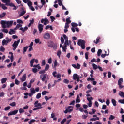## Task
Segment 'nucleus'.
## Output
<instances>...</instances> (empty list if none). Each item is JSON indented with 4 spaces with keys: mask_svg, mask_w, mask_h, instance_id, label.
<instances>
[{
    "mask_svg": "<svg viewBox=\"0 0 124 124\" xmlns=\"http://www.w3.org/2000/svg\"><path fill=\"white\" fill-rule=\"evenodd\" d=\"M16 33V31H14L13 29H10V31L9 32V34H10L11 35L12 34H15Z\"/></svg>",
    "mask_w": 124,
    "mask_h": 124,
    "instance_id": "17",
    "label": "nucleus"
},
{
    "mask_svg": "<svg viewBox=\"0 0 124 124\" xmlns=\"http://www.w3.org/2000/svg\"><path fill=\"white\" fill-rule=\"evenodd\" d=\"M41 23L42 24L44 23V25H45V26H46V25H47L49 23V20L46 17L45 18H42L41 20Z\"/></svg>",
    "mask_w": 124,
    "mask_h": 124,
    "instance_id": "7",
    "label": "nucleus"
},
{
    "mask_svg": "<svg viewBox=\"0 0 124 124\" xmlns=\"http://www.w3.org/2000/svg\"><path fill=\"white\" fill-rule=\"evenodd\" d=\"M63 83L65 84H68L69 83V80L67 79H64Z\"/></svg>",
    "mask_w": 124,
    "mask_h": 124,
    "instance_id": "46",
    "label": "nucleus"
},
{
    "mask_svg": "<svg viewBox=\"0 0 124 124\" xmlns=\"http://www.w3.org/2000/svg\"><path fill=\"white\" fill-rule=\"evenodd\" d=\"M1 84H4L5 83H6V81H7V78H3L1 79Z\"/></svg>",
    "mask_w": 124,
    "mask_h": 124,
    "instance_id": "20",
    "label": "nucleus"
},
{
    "mask_svg": "<svg viewBox=\"0 0 124 124\" xmlns=\"http://www.w3.org/2000/svg\"><path fill=\"white\" fill-rule=\"evenodd\" d=\"M58 2L60 6H62V0H58Z\"/></svg>",
    "mask_w": 124,
    "mask_h": 124,
    "instance_id": "60",
    "label": "nucleus"
},
{
    "mask_svg": "<svg viewBox=\"0 0 124 124\" xmlns=\"http://www.w3.org/2000/svg\"><path fill=\"white\" fill-rule=\"evenodd\" d=\"M92 67L93 69H95V70H96V69H97V68H98L97 65H96L94 63L92 64Z\"/></svg>",
    "mask_w": 124,
    "mask_h": 124,
    "instance_id": "24",
    "label": "nucleus"
},
{
    "mask_svg": "<svg viewBox=\"0 0 124 124\" xmlns=\"http://www.w3.org/2000/svg\"><path fill=\"white\" fill-rule=\"evenodd\" d=\"M63 38H64V39L65 40V43L68 44V37L67 36H66V35L63 34Z\"/></svg>",
    "mask_w": 124,
    "mask_h": 124,
    "instance_id": "16",
    "label": "nucleus"
},
{
    "mask_svg": "<svg viewBox=\"0 0 124 124\" xmlns=\"http://www.w3.org/2000/svg\"><path fill=\"white\" fill-rule=\"evenodd\" d=\"M2 43V45H7L8 43L6 40L5 39L3 40Z\"/></svg>",
    "mask_w": 124,
    "mask_h": 124,
    "instance_id": "35",
    "label": "nucleus"
},
{
    "mask_svg": "<svg viewBox=\"0 0 124 124\" xmlns=\"http://www.w3.org/2000/svg\"><path fill=\"white\" fill-rule=\"evenodd\" d=\"M13 20L6 22V25H7V27L8 28L10 27V26H12L13 25Z\"/></svg>",
    "mask_w": 124,
    "mask_h": 124,
    "instance_id": "13",
    "label": "nucleus"
},
{
    "mask_svg": "<svg viewBox=\"0 0 124 124\" xmlns=\"http://www.w3.org/2000/svg\"><path fill=\"white\" fill-rule=\"evenodd\" d=\"M15 83L16 85H20V81L18 79H16Z\"/></svg>",
    "mask_w": 124,
    "mask_h": 124,
    "instance_id": "63",
    "label": "nucleus"
},
{
    "mask_svg": "<svg viewBox=\"0 0 124 124\" xmlns=\"http://www.w3.org/2000/svg\"><path fill=\"white\" fill-rule=\"evenodd\" d=\"M20 41H21V40L19 39L17 41H15L14 42V43L12 45V46L14 47L13 48V51H16L17 47L19 46V43H20Z\"/></svg>",
    "mask_w": 124,
    "mask_h": 124,
    "instance_id": "4",
    "label": "nucleus"
},
{
    "mask_svg": "<svg viewBox=\"0 0 124 124\" xmlns=\"http://www.w3.org/2000/svg\"><path fill=\"white\" fill-rule=\"evenodd\" d=\"M101 57L103 58V59H104V57H106V56H109V53H108V54L105 53V54H101Z\"/></svg>",
    "mask_w": 124,
    "mask_h": 124,
    "instance_id": "44",
    "label": "nucleus"
},
{
    "mask_svg": "<svg viewBox=\"0 0 124 124\" xmlns=\"http://www.w3.org/2000/svg\"><path fill=\"white\" fill-rule=\"evenodd\" d=\"M46 70L44 69L43 70H41L39 72V74H45L46 73Z\"/></svg>",
    "mask_w": 124,
    "mask_h": 124,
    "instance_id": "50",
    "label": "nucleus"
},
{
    "mask_svg": "<svg viewBox=\"0 0 124 124\" xmlns=\"http://www.w3.org/2000/svg\"><path fill=\"white\" fill-rule=\"evenodd\" d=\"M100 38L99 37H98L96 39V41L95 40H94L93 41L94 43H95V44H97L98 43L100 42Z\"/></svg>",
    "mask_w": 124,
    "mask_h": 124,
    "instance_id": "18",
    "label": "nucleus"
},
{
    "mask_svg": "<svg viewBox=\"0 0 124 124\" xmlns=\"http://www.w3.org/2000/svg\"><path fill=\"white\" fill-rule=\"evenodd\" d=\"M34 23V19L30 20V23L28 24L29 28H30V27H31V25H32V24H33Z\"/></svg>",
    "mask_w": 124,
    "mask_h": 124,
    "instance_id": "22",
    "label": "nucleus"
},
{
    "mask_svg": "<svg viewBox=\"0 0 124 124\" xmlns=\"http://www.w3.org/2000/svg\"><path fill=\"white\" fill-rule=\"evenodd\" d=\"M51 20V22H53L54 20H56V18H55V17L53 16H51L50 17Z\"/></svg>",
    "mask_w": 124,
    "mask_h": 124,
    "instance_id": "62",
    "label": "nucleus"
},
{
    "mask_svg": "<svg viewBox=\"0 0 124 124\" xmlns=\"http://www.w3.org/2000/svg\"><path fill=\"white\" fill-rule=\"evenodd\" d=\"M50 33H45L43 35V38L44 39H46V40H49V39H50Z\"/></svg>",
    "mask_w": 124,
    "mask_h": 124,
    "instance_id": "8",
    "label": "nucleus"
},
{
    "mask_svg": "<svg viewBox=\"0 0 124 124\" xmlns=\"http://www.w3.org/2000/svg\"><path fill=\"white\" fill-rule=\"evenodd\" d=\"M9 53L11 55L10 60L11 62H13V53L11 52H10Z\"/></svg>",
    "mask_w": 124,
    "mask_h": 124,
    "instance_id": "28",
    "label": "nucleus"
},
{
    "mask_svg": "<svg viewBox=\"0 0 124 124\" xmlns=\"http://www.w3.org/2000/svg\"><path fill=\"white\" fill-rule=\"evenodd\" d=\"M0 52H4V51H5V48L4 47H3V46H0Z\"/></svg>",
    "mask_w": 124,
    "mask_h": 124,
    "instance_id": "39",
    "label": "nucleus"
},
{
    "mask_svg": "<svg viewBox=\"0 0 124 124\" xmlns=\"http://www.w3.org/2000/svg\"><path fill=\"white\" fill-rule=\"evenodd\" d=\"M1 7H2V9H3V10H6V9H7V7H6L5 6V5H4V4H2L1 6Z\"/></svg>",
    "mask_w": 124,
    "mask_h": 124,
    "instance_id": "32",
    "label": "nucleus"
},
{
    "mask_svg": "<svg viewBox=\"0 0 124 124\" xmlns=\"http://www.w3.org/2000/svg\"><path fill=\"white\" fill-rule=\"evenodd\" d=\"M2 32H4L5 33H8V30L7 29L4 28L2 30Z\"/></svg>",
    "mask_w": 124,
    "mask_h": 124,
    "instance_id": "42",
    "label": "nucleus"
},
{
    "mask_svg": "<svg viewBox=\"0 0 124 124\" xmlns=\"http://www.w3.org/2000/svg\"><path fill=\"white\" fill-rule=\"evenodd\" d=\"M65 122H66V118H64L62 120V121L61 122V124H64V123H65Z\"/></svg>",
    "mask_w": 124,
    "mask_h": 124,
    "instance_id": "58",
    "label": "nucleus"
},
{
    "mask_svg": "<svg viewBox=\"0 0 124 124\" xmlns=\"http://www.w3.org/2000/svg\"><path fill=\"white\" fill-rule=\"evenodd\" d=\"M47 46H48L49 48H53V46H54V42L52 41L48 42Z\"/></svg>",
    "mask_w": 124,
    "mask_h": 124,
    "instance_id": "10",
    "label": "nucleus"
},
{
    "mask_svg": "<svg viewBox=\"0 0 124 124\" xmlns=\"http://www.w3.org/2000/svg\"><path fill=\"white\" fill-rule=\"evenodd\" d=\"M71 26L72 27H73V28H74L75 27H78V24L76 23L72 22L71 23Z\"/></svg>",
    "mask_w": 124,
    "mask_h": 124,
    "instance_id": "29",
    "label": "nucleus"
},
{
    "mask_svg": "<svg viewBox=\"0 0 124 124\" xmlns=\"http://www.w3.org/2000/svg\"><path fill=\"white\" fill-rule=\"evenodd\" d=\"M29 48V46H26L23 48V54H25V52H27V49Z\"/></svg>",
    "mask_w": 124,
    "mask_h": 124,
    "instance_id": "41",
    "label": "nucleus"
},
{
    "mask_svg": "<svg viewBox=\"0 0 124 124\" xmlns=\"http://www.w3.org/2000/svg\"><path fill=\"white\" fill-rule=\"evenodd\" d=\"M47 93H49L48 91H44L42 92V95H46V94H47Z\"/></svg>",
    "mask_w": 124,
    "mask_h": 124,
    "instance_id": "34",
    "label": "nucleus"
},
{
    "mask_svg": "<svg viewBox=\"0 0 124 124\" xmlns=\"http://www.w3.org/2000/svg\"><path fill=\"white\" fill-rule=\"evenodd\" d=\"M62 54V51L61 50H58L57 51V55L58 57H59V59L61 58V55Z\"/></svg>",
    "mask_w": 124,
    "mask_h": 124,
    "instance_id": "31",
    "label": "nucleus"
},
{
    "mask_svg": "<svg viewBox=\"0 0 124 124\" xmlns=\"http://www.w3.org/2000/svg\"><path fill=\"white\" fill-rule=\"evenodd\" d=\"M43 27H44V25L41 24H39L38 25V30H39V33H41V32H42V31H43Z\"/></svg>",
    "mask_w": 124,
    "mask_h": 124,
    "instance_id": "9",
    "label": "nucleus"
},
{
    "mask_svg": "<svg viewBox=\"0 0 124 124\" xmlns=\"http://www.w3.org/2000/svg\"><path fill=\"white\" fill-rule=\"evenodd\" d=\"M92 53H95V47H93L91 49Z\"/></svg>",
    "mask_w": 124,
    "mask_h": 124,
    "instance_id": "64",
    "label": "nucleus"
},
{
    "mask_svg": "<svg viewBox=\"0 0 124 124\" xmlns=\"http://www.w3.org/2000/svg\"><path fill=\"white\" fill-rule=\"evenodd\" d=\"M35 120L34 119H32V120H31L29 122V124H32V123L35 122Z\"/></svg>",
    "mask_w": 124,
    "mask_h": 124,
    "instance_id": "57",
    "label": "nucleus"
},
{
    "mask_svg": "<svg viewBox=\"0 0 124 124\" xmlns=\"http://www.w3.org/2000/svg\"><path fill=\"white\" fill-rule=\"evenodd\" d=\"M85 59L86 60H89V52H86L85 53Z\"/></svg>",
    "mask_w": 124,
    "mask_h": 124,
    "instance_id": "43",
    "label": "nucleus"
},
{
    "mask_svg": "<svg viewBox=\"0 0 124 124\" xmlns=\"http://www.w3.org/2000/svg\"><path fill=\"white\" fill-rule=\"evenodd\" d=\"M118 94L121 97H123L124 98V93L123 91H120L118 93Z\"/></svg>",
    "mask_w": 124,
    "mask_h": 124,
    "instance_id": "19",
    "label": "nucleus"
},
{
    "mask_svg": "<svg viewBox=\"0 0 124 124\" xmlns=\"http://www.w3.org/2000/svg\"><path fill=\"white\" fill-rule=\"evenodd\" d=\"M80 76L78 75L77 74H74L73 76V80H76Z\"/></svg>",
    "mask_w": 124,
    "mask_h": 124,
    "instance_id": "14",
    "label": "nucleus"
},
{
    "mask_svg": "<svg viewBox=\"0 0 124 124\" xmlns=\"http://www.w3.org/2000/svg\"><path fill=\"white\" fill-rule=\"evenodd\" d=\"M25 14H26V11H23L21 12L20 14V16L22 17V16H23V15H25Z\"/></svg>",
    "mask_w": 124,
    "mask_h": 124,
    "instance_id": "48",
    "label": "nucleus"
},
{
    "mask_svg": "<svg viewBox=\"0 0 124 124\" xmlns=\"http://www.w3.org/2000/svg\"><path fill=\"white\" fill-rule=\"evenodd\" d=\"M31 93H35V90H34V88H31Z\"/></svg>",
    "mask_w": 124,
    "mask_h": 124,
    "instance_id": "47",
    "label": "nucleus"
},
{
    "mask_svg": "<svg viewBox=\"0 0 124 124\" xmlns=\"http://www.w3.org/2000/svg\"><path fill=\"white\" fill-rule=\"evenodd\" d=\"M10 106L14 107V106H16V103L15 102H13L10 104Z\"/></svg>",
    "mask_w": 124,
    "mask_h": 124,
    "instance_id": "36",
    "label": "nucleus"
},
{
    "mask_svg": "<svg viewBox=\"0 0 124 124\" xmlns=\"http://www.w3.org/2000/svg\"><path fill=\"white\" fill-rule=\"evenodd\" d=\"M35 59H32L30 61V66L31 67H32L33 66V63L35 62Z\"/></svg>",
    "mask_w": 124,
    "mask_h": 124,
    "instance_id": "15",
    "label": "nucleus"
},
{
    "mask_svg": "<svg viewBox=\"0 0 124 124\" xmlns=\"http://www.w3.org/2000/svg\"><path fill=\"white\" fill-rule=\"evenodd\" d=\"M111 102L113 105V106H117V101L114 99H112Z\"/></svg>",
    "mask_w": 124,
    "mask_h": 124,
    "instance_id": "21",
    "label": "nucleus"
},
{
    "mask_svg": "<svg viewBox=\"0 0 124 124\" xmlns=\"http://www.w3.org/2000/svg\"><path fill=\"white\" fill-rule=\"evenodd\" d=\"M94 78L90 77H89L87 79V81H88V82L90 81H94Z\"/></svg>",
    "mask_w": 124,
    "mask_h": 124,
    "instance_id": "37",
    "label": "nucleus"
},
{
    "mask_svg": "<svg viewBox=\"0 0 124 124\" xmlns=\"http://www.w3.org/2000/svg\"><path fill=\"white\" fill-rule=\"evenodd\" d=\"M26 79H27V75L26 74H24L22 77L20 78V80L22 82H25V81H26Z\"/></svg>",
    "mask_w": 124,
    "mask_h": 124,
    "instance_id": "12",
    "label": "nucleus"
},
{
    "mask_svg": "<svg viewBox=\"0 0 124 124\" xmlns=\"http://www.w3.org/2000/svg\"><path fill=\"white\" fill-rule=\"evenodd\" d=\"M46 64V62L45 61V60H44L42 61V65L43 66Z\"/></svg>",
    "mask_w": 124,
    "mask_h": 124,
    "instance_id": "59",
    "label": "nucleus"
},
{
    "mask_svg": "<svg viewBox=\"0 0 124 124\" xmlns=\"http://www.w3.org/2000/svg\"><path fill=\"white\" fill-rule=\"evenodd\" d=\"M34 107H37L38 108H40V109H41V108H43L42 104H41V103H39L38 100L35 102V103H34Z\"/></svg>",
    "mask_w": 124,
    "mask_h": 124,
    "instance_id": "5",
    "label": "nucleus"
},
{
    "mask_svg": "<svg viewBox=\"0 0 124 124\" xmlns=\"http://www.w3.org/2000/svg\"><path fill=\"white\" fill-rule=\"evenodd\" d=\"M101 54H102V50H101V49H99L97 52L98 57H100Z\"/></svg>",
    "mask_w": 124,
    "mask_h": 124,
    "instance_id": "26",
    "label": "nucleus"
},
{
    "mask_svg": "<svg viewBox=\"0 0 124 124\" xmlns=\"http://www.w3.org/2000/svg\"><path fill=\"white\" fill-rule=\"evenodd\" d=\"M86 44V42L84 40L79 39L78 40V46H81V48L82 49V50H84V49L86 48V46H85Z\"/></svg>",
    "mask_w": 124,
    "mask_h": 124,
    "instance_id": "3",
    "label": "nucleus"
},
{
    "mask_svg": "<svg viewBox=\"0 0 124 124\" xmlns=\"http://www.w3.org/2000/svg\"><path fill=\"white\" fill-rule=\"evenodd\" d=\"M47 62L48 63H49V64H51V63H52V58H50L48 59Z\"/></svg>",
    "mask_w": 124,
    "mask_h": 124,
    "instance_id": "52",
    "label": "nucleus"
},
{
    "mask_svg": "<svg viewBox=\"0 0 124 124\" xmlns=\"http://www.w3.org/2000/svg\"><path fill=\"white\" fill-rule=\"evenodd\" d=\"M114 119H115V116H114V115H111L109 118V120H114Z\"/></svg>",
    "mask_w": 124,
    "mask_h": 124,
    "instance_id": "55",
    "label": "nucleus"
},
{
    "mask_svg": "<svg viewBox=\"0 0 124 124\" xmlns=\"http://www.w3.org/2000/svg\"><path fill=\"white\" fill-rule=\"evenodd\" d=\"M66 47H67V46H66V45L62 46V50L64 51V52H66V49H67Z\"/></svg>",
    "mask_w": 124,
    "mask_h": 124,
    "instance_id": "40",
    "label": "nucleus"
},
{
    "mask_svg": "<svg viewBox=\"0 0 124 124\" xmlns=\"http://www.w3.org/2000/svg\"><path fill=\"white\" fill-rule=\"evenodd\" d=\"M41 97V93H38L37 94L36 98H37V99H39V98H40Z\"/></svg>",
    "mask_w": 124,
    "mask_h": 124,
    "instance_id": "38",
    "label": "nucleus"
},
{
    "mask_svg": "<svg viewBox=\"0 0 124 124\" xmlns=\"http://www.w3.org/2000/svg\"><path fill=\"white\" fill-rule=\"evenodd\" d=\"M123 78H120L118 81V85H121L123 84Z\"/></svg>",
    "mask_w": 124,
    "mask_h": 124,
    "instance_id": "25",
    "label": "nucleus"
},
{
    "mask_svg": "<svg viewBox=\"0 0 124 124\" xmlns=\"http://www.w3.org/2000/svg\"><path fill=\"white\" fill-rule=\"evenodd\" d=\"M0 23L1 25H2V28H3V29H5V28H6V21L2 20Z\"/></svg>",
    "mask_w": 124,
    "mask_h": 124,
    "instance_id": "11",
    "label": "nucleus"
},
{
    "mask_svg": "<svg viewBox=\"0 0 124 124\" xmlns=\"http://www.w3.org/2000/svg\"><path fill=\"white\" fill-rule=\"evenodd\" d=\"M66 24H70L71 23V20H70V17H68L66 19Z\"/></svg>",
    "mask_w": 124,
    "mask_h": 124,
    "instance_id": "27",
    "label": "nucleus"
},
{
    "mask_svg": "<svg viewBox=\"0 0 124 124\" xmlns=\"http://www.w3.org/2000/svg\"><path fill=\"white\" fill-rule=\"evenodd\" d=\"M19 112L20 114H22V113H24V109L23 108H19Z\"/></svg>",
    "mask_w": 124,
    "mask_h": 124,
    "instance_id": "53",
    "label": "nucleus"
},
{
    "mask_svg": "<svg viewBox=\"0 0 124 124\" xmlns=\"http://www.w3.org/2000/svg\"><path fill=\"white\" fill-rule=\"evenodd\" d=\"M40 78H41L42 82H44L45 84H47L48 80L50 79L49 75L47 74H44L43 75H41Z\"/></svg>",
    "mask_w": 124,
    "mask_h": 124,
    "instance_id": "2",
    "label": "nucleus"
},
{
    "mask_svg": "<svg viewBox=\"0 0 124 124\" xmlns=\"http://www.w3.org/2000/svg\"><path fill=\"white\" fill-rule=\"evenodd\" d=\"M112 75V73L111 72H108V78H111V76Z\"/></svg>",
    "mask_w": 124,
    "mask_h": 124,
    "instance_id": "49",
    "label": "nucleus"
},
{
    "mask_svg": "<svg viewBox=\"0 0 124 124\" xmlns=\"http://www.w3.org/2000/svg\"><path fill=\"white\" fill-rule=\"evenodd\" d=\"M18 110H14L12 111H10L8 113V116H13L17 115L18 114Z\"/></svg>",
    "mask_w": 124,
    "mask_h": 124,
    "instance_id": "6",
    "label": "nucleus"
},
{
    "mask_svg": "<svg viewBox=\"0 0 124 124\" xmlns=\"http://www.w3.org/2000/svg\"><path fill=\"white\" fill-rule=\"evenodd\" d=\"M90 121H99V117H96L95 118H91Z\"/></svg>",
    "mask_w": 124,
    "mask_h": 124,
    "instance_id": "33",
    "label": "nucleus"
},
{
    "mask_svg": "<svg viewBox=\"0 0 124 124\" xmlns=\"http://www.w3.org/2000/svg\"><path fill=\"white\" fill-rule=\"evenodd\" d=\"M53 47L54 50H57V44L56 43L54 44Z\"/></svg>",
    "mask_w": 124,
    "mask_h": 124,
    "instance_id": "61",
    "label": "nucleus"
},
{
    "mask_svg": "<svg viewBox=\"0 0 124 124\" xmlns=\"http://www.w3.org/2000/svg\"><path fill=\"white\" fill-rule=\"evenodd\" d=\"M118 102H119L120 103H122V104H124V99L119 100Z\"/></svg>",
    "mask_w": 124,
    "mask_h": 124,
    "instance_id": "51",
    "label": "nucleus"
},
{
    "mask_svg": "<svg viewBox=\"0 0 124 124\" xmlns=\"http://www.w3.org/2000/svg\"><path fill=\"white\" fill-rule=\"evenodd\" d=\"M106 103L108 106H109V105H110V100L107 99L106 102Z\"/></svg>",
    "mask_w": 124,
    "mask_h": 124,
    "instance_id": "54",
    "label": "nucleus"
},
{
    "mask_svg": "<svg viewBox=\"0 0 124 124\" xmlns=\"http://www.w3.org/2000/svg\"><path fill=\"white\" fill-rule=\"evenodd\" d=\"M17 23H18V24H23V20L21 19H18L17 20Z\"/></svg>",
    "mask_w": 124,
    "mask_h": 124,
    "instance_id": "56",
    "label": "nucleus"
},
{
    "mask_svg": "<svg viewBox=\"0 0 124 124\" xmlns=\"http://www.w3.org/2000/svg\"><path fill=\"white\" fill-rule=\"evenodd\" d=\"M3 3L5 4L7 6H10L11 7H14L13 10H17L18 9V7H16L14 5L13 3H11L10 0H2Z\"/></svg>",
    "mask_w": 124,
    "mask_h": 124,
    "instance_id": "1",
    "label": "nucleus"
},
{
    "mask_svg": "<svg viewBox=\"0 0 124 124\" xmlns=\"http://www.w3.org/2000/svg\"><path fill=\"white\" fill-rule=\"evenodd\" d=\"M27 4L29 7H31V6H32L31 5H32V2L30 1H28Z\"/></svg>",
    "mask_w": 124,
    "mask_h": 124,
    "instance_id": "45",
    "label": "nucleus"
},
{
    "mask_svg": "<svg viewBox=\"0 0 124 124\" xmlns=\"http://www.w3.org/2000/svg\"><path fill=\"white\" fill-rule=\"evenodd\" d=\"M50 68V65L49 64H46L45 68V70L46 71H48V70Z\"/></svg>",
    "mask_w": 124,
    "mask_h": 124,
    "instance_id": "30",
    "label": "nucleus"
},
{
    "mask_svg": "<svg viewBox=\"0 0 124 124\" xmlns=\"http://www.w3.org/2000/svg\"><path fill=\"white\" fill-rule=\"evenodd\" d=\"M5 15H6V13L3 12L0 15V19H2L4 17H5Z\"/></svg>",
    "mask_w": 124,
    "mask_h": 124,
    "instance_id": "23",
    "label": "nucleus"
}]
</instances>
